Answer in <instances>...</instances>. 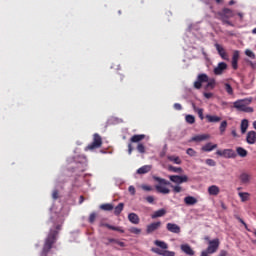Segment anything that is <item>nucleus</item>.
Instances as JSON below:
<instances>
[{
	"instance_id": "nucleus-1",
	"label": "nucleus",
	"mask_w": 256,
	"mask_h": 256,
	"mask_svg": "<svg viewBox=\"0 0 256 256\" xmlns=\"http://www.w3.org/2000/svg\"><path fill=\"white\" fill-rule=\"evenodd\" d=\"M55 229L56 230L50 229V232L45 239V243H44L43 250L41 253L42 256L49 255V251H51V249H53V245H55V243L57 241V235H59V231H61V224L56 225Z\"/></svg>"
},
{
	"instance_id": "nucleus-2",
	"label": "nucleus",
	"mask_w": 256,
	"mask_h": 256,
	"mask_svg": "<svg viewBox=\"0 0 256 256\" xmlns=\"http://www.w3.org/2000/svg\"><path fill=\"white\" fill-rule=\"evenodd\" d=\"M232 17H235V13H233V10L229 8H224L222 11L218 12V19L222 21L223 25L235 27V24H233V22L230 20Z\"/></svg>"
},
{
	"instance_id": "nucleus-3",
	"label": "nucleus",
	"mask_w": 256,
	"mask_h": 256,
	"mask_svg": "<svg viewBox=\"0 0 256 256\" xmlns=\"http://www.w3.org/2000/svg\"><path fill=\"white\" fill-rule=\"evenodd\" d=\"M251 101H253L252 98L237 100L233 103V107L234 109H237V111H242L243 113H253V108L248 107V105H251Z\"/></svg>"
},
{
	"instance_id": "nucleus-4",
	"label": "nucleus",
	"mask_w": 256,
	"mask_h": 256,
	"mask_svg": "<svg viewBox=\"0 0 256 256\" xmlns=\"http://www.w3.org/2000/svg\"><path fill=\"white\" fill-rule=\"evenodd\" d=\"M153 179L158 183V185L155 186V189L158 193H162V195H169V193H171V190L165 187L166 185H171V182L159 176H153Z\"/></svg>"
},
{
	"instance_id": "nucleus-5",
	"label": "nucleus",
	"mask_w": 256,
	"mask_h": 256,
	"mask_svg": "<svg viewBox=\"0 0 256 256\" xmlns=\"http://www.w3.org/2000/svg\"><path fill=\"white\" fill-rule=\"evenodd\" d=\"M101 145H103V138L98 133H95L92 143L85 147V151H95V149H100Z\"/></svg>"
},
{
	"instance_id": "nucleus-6",
	"label": "nucleus",
	"mask_w": 256,
	"mask_h": 256,
	"mask_svg": "<svg viewBox=\"0 0 256 256\" xmlns=\"http://www.w3.org/2000/svg\"><path fill=\"white\" fill-rule=\"evenodd\" d=\"M216 155H219V157H225V159H235L237 157V152L233 149H224L217 150Z\"/></svg>"
},
{
	"instance_id": "nucleus-7",
	"label": "nucleus",
	"mask_w": 256,
	"mask_h": 256,
	"mask_svg": "<svg viewBox=\"0 0 256 256\" xmlns=\"http://www.w3.org/2000/svg\"><path fill=\"white\" fill-rule=\"evenodd\" d=\"M209 82V76L207 74H199L197 77V81L194 82L195 89H201L203 87V83Z\"/></svg>"
},
{
	"instance_id": "nucleus-8",
	"label": "nucleus",
	"mask_w": 256,
	"mask_h": 256,
	"mask_svg": "<svg viewBox=\"0 0 256 256\" xmlns=\"http://www.w3.org/2000/svg\"><path fill=\"white\" fill-rule=\"evenodd\" d=\"M169 179L172 183H176V185H181L182 183H187V181H189V177L187 175H170Z\"/></svg>"
},
{
	"instance_id": "nucleus-9",
	"label": "nucleus",
	"mask_w": 256,
	"mask_h": 256,
	"mask_svg": "<svg viewBox=\"0 0 256 256\" xmlns=\"http://www.w3.org/2000/svg\"><path fill=\"white\" fill-rule=\"evenodd\" d=\"M161 225H162L161 221L152 222L148 224L146 227L147 235H151V233H155V231H159V229H161Z\"/></svg>"
},
{
	"instance_id": "nucleus-10",
	"label": "nucleus",
	"mask_w": 256,
	"mask_h": 256,
	"mask_svg": "<svg viewBox=\"0 0 256 256\" xmlns=\"http://www.w3.org/2000/svg\"><path fill=\"white\" fill-rule=\"evenodd\" d=\"M166 229L169 233H174L175 235H179L181 233V227L175 223H167Z\"/></svg>"
},
{
	"instance_id": "nucleus-11",
	"label": "nucleus",
	"mask_w": 256,
	"mask_h": 256,
	"mask_svg": "<svg viewBox=\"0 0 256 256\" xmlns=\"http://www.w3.org/2000/svg\"><path fill=\"white\" fill-rule=\"evenodd\" d=\"M219 249V239H214L209 242V246L207 248V252L212 254L216 253Z\"/></svg>"
},
{
	"instance_id": "nucleus-12",
	"label": "nucleus",
	"mask_w": 256,
	"mask_h": 256,
	"mask_svg": "<svg viewBox=\"0 0 256 256\" xmlns=\"http://www.w3.org/2000/svg\"><path fill=\"white\" fill-rule=\"evenodd\" d=\"M152 252L156 253V255H161V256H175L174 251L161 250L159 248H152Z\"/></svg>"
},
{
	"instance_id": "nucleus-13",
	"label": "nucleus",
	"mask_w": 256,
	"mask_h": 256,
	"mask_svg": "<svg viewBox=\"0 0 256 256\" xmlns=\"http://www.w3.org/2000/svg\"><path fill=\"white\" fill-rule=\"evenodd\" d=\"M227 69V63L220 62L217 67L214 68V75H223L224 71Z\"/></svg>"
},
{
	"instance_id": "nucleus-14",
	"label": "nucleus",
	"mask_w": 256,
	"mask_h": 256,
	"mask_svg": "<svg viewBox=\"0 0 256 256\" xmlns=\"http://www.w3.org/2000/svg\"><path fill=\"white\" fill-rule=\"evenodd\" d=\"M180 249L186 255H189V256H194L195 255V251L193 250V248H191V246L189 244H182L180 246Z\"/></svg>"
},
{
	"instance_id": "nucleus-15",
	"label": "nucleus",
	"mask_w": 256,
	"mask_h": 256,
	"mask_svg": "<svg viewBox=\"0 0 256 256\" xmlns=\"http://www.w3.org/2000/svg\"><path fill=\"white\" fill-rule=\"evenodd\" d=\"M238 63H239V51L235 50L232 56V69H234L235 71H237V69L239 68Z\"/></svg>"
},
{
	"instance_id": "nucleus-16",
	"label": "nucleus",
	"mask_w": 256,
	"mask_h": 256,
	"mask_svg": "<svg viewBox=\"0 0 256 256\" xmlns=\"http://www.w3.org/2000/svg\"><path fill=\"white\" fill-rule=\"evenodd\" d=\"M246 141L248 145H255L256 144V132L249 131L246 136Z\"/></svg>"
},
{
	"instance_id": "nucleus-17",
	"label": "nucleus",
	"mask_w": 256,
	"mask_h": 256,
	"mask_svg": "<svg viewBox=\"0 0 256 256\" xmlns=\"http://www.w3.org/2000/svg\"><path fill=\"white\" fill-rule=\"evenodd\" d=\"M165 215H167V210L165 208H162L160 210L155 211L151 215V219H157L159 217H165Z\"/></svg>"
},
{
	"instance_id": "nucleus-18",
	"label": "nucleus",
	"mask_w": 256,
	"mask_h": 256,
	"mask_svg": "<svg viewBox=\"0 0 256 256\" xmlns=\"http://www.w3.org/2000/svg\"><path fill=\"white\" fill-rule=\"evenodd\" d=\"M100 227H106L107 229H110L111 231H118L119 233H125V230L121 229V227L113 226L107 223H101Z\"/></svg>"
},
{
	"instance_id": "nucleus-19",
	"label": "nucleus",
	"mask_w": 256,
	"mask_h": 256,
	"mask_svg": "<svg viewBox=\"0 0 256 256\" xmlns=\"http://www.w3.org/2000/svg\"><path fill=\"white\" fill-rule=\"evenodd\" d=\"M208 193L209 195H213L214 197H216V195H219V193H221V189L217 185H212L208 187Z\"/></svg>"
},
{
	"instance_id": "nucleus-20",
	"label": "nucleus",
	"mask_w": 256,
	"mask_h": 256,
	"mask_svg": "<svg viewBox=\"0 0 256 256\" xmlns=\"http://www.w3.org/2000/svg\"><path fill=\"white\" fill-rule=\"evenodd\" d=\"M239 179L243 185H247L248 183H251V174L242 173Z\"/></svg>"
},
{
	"instance_id": "nucleus-21",
	"label": "nucleus",
	"mask_w": 256,
	"mask_h": 256,
	"mask_svg": "<svg viewBox=\"0 0 256 256\" xmlns=\"http://www.w3.org/2000/svg\"><path fill=\"white\" fill-rule=\"evenodd\" d=\"M145 139V134H135L130 138V143H141Z\"/></svg>"
},
{
	"instance_id": "nucleus-22",
	"label": "nucleus",
	"mask_w": 256,
	"mask_h": 256,
	"mask_svg": "<svg viewBox=\"0 0 256 256\" xmlns=\"http://www.w3.org/2000/svg\"><path fill=\"white\" fill-rule=\"evenodd\" d=\"M215 47L220 57H222V59H227V52H225V48H223V46L220 44H215Z\"/></svg>"
},
{
	"instance_id": "nucleus-23",
	"label": "nucleus",
	"mask_w": 256,
	"mask_h": 256,
	"mask_svg": "<svg viewBox=\"0 0 256 256\" xmlns=\"http://www.w3.org/2000/svg\"><path fill=\"white\" fill-rule=\"evenodd\" d=\"M197 198L193 197V196H186L184 198V203L185 205H197Z\"/></svg>"
},
{
	"instance_id": "nucleus-24",
	"label": "nucleus",
	"mask_w": 256,
	"mask_h": 256,
	"mask_svg": "<svg viewBox=\"0 0 256 256\" xmlns=\"http://www.w3.org/2000/svg\"><path fill=\"white\" fill-rule=\"evenodd\" d=\"M128 220L130 223H133V225H139V216L135 213H130L128 215Z\"/></svg>"
},
{
	"instance_id": "nucleus-25",
	"label": "nucleus",
	"mask_w": 256,
	"mask_h": 256,
	"mask_svg": "<svg viewBox=\"0 0 256 256\" xmlns=\"http://www.w3.org/2000/svg\"><path fill=\"white\" fill-rule=\"evenodd\" d=\"M214 149H217V144H212L211 142L207 143L202 147V151H205L206 153H209Z\"/></svg>"
},
{
	"instance_id": "nucleus-26",
	"label": "nucleus",
	"mask_w": 256,
	"mask_h": 256,
	"mask_svg": "<svg viewBox=\"0 0 256 256\" xmlns=\"http://www.w3.org/2000/svg\"><path fill=\"white\" fill-rule=\"evenodd\" d=\"M124 207H125V204L123 202L119 203L114 208V215H116V217H119L121 215V213L123 212Z\"/></svg>"
},
{
	"instance_id": "nucleus-27",
	"label": "nucleus",
	"mask_w": 256,
	"mask_h": 256,
	"mask_svg": "<svg viewBox=\"0 0 256 256\" xmlns=\"http://www.w3.org/2000/svg\"><path fill=\"white\" fill-rule=\"evenodd\" d=\"M151 171V165H144L137 170L138 175H145Z\"/></svg>"
},
{
	"instance_id": "nucleus-28",
	"label": "nucleus",
	"mask_w": 256,
	"mask_h": 256,
	"mask_svg": "<svg viewBox=\"0 0 256 256\" xmlns=\"http://www.w3.org/2000/svg\"><path fill=\"white\" fill-rule=\"evenodd\" d=\"M168 161H171L172 163H174L175 165H181L182 161L181 158L179 156H167Z\"/></svg>"
},
{
	"instance_id": "nucleus-29",
	"label": "nucleus",
	"mask_w": 256,
	"mask_h": 256,
	"mask_svg": "<svg viewBox=\"0 0 256 256\" xmlns=\"http://www.w3.org/2000/svg\"><path fill=\"white\" fill-rule=\"evenodd\" d=\"M247 129H249V120L243 119L241 121V133H247Z\"/></svg>"
},
{
	"instance_id": "nucleus-30",
	"label": "nucleus",
	"mask_w": 256,
	"mask_h": 256,
	"mask_svg": "<svg viewBox=\"0 0 256 256\" xmlns=\"http://www.w3.org/2000/svg\"><path fill=\"white\" fill-rule=\"evenodd\" d=\"M206 119L208 123H219L221 121V117L213 115H206Z\"/></svg>"
},
{
	"instance_id": "nucleus-31",
	"label": "nucleus",
	"mask_w": 256,
	"mask_h": 256,
	"mask_svg": "<svg viewBox=\"0 0 256 256\" xmlns=\"http://www.w3.org/2000/svg\"><path fill=\"white\" fill-rule=\"evenodd\" d=\"M236 155H239V157H247L248 152L243 147H237L236 148Z\"/></svg>"
},
{
	"instance_id": "nucleus-32",
	"label": "nucleus",
	"mask_w": 256,
	"mask_h": 256,
	"mask_svg": "<svg viewBox=\"0 0 256 256\" xmlns=\"http://www.w3.org/2000/svg\"><path fill=\"white\" fill-rule=\"evenodd\" d=\"M154 245H156V247H160V249H169V245L165 241L156 240Z\"/></svg>"
},
{
	"instance_id": "nucleus-33",
	"label": "nucleus",
	"mask_w": 256,
	"mask_h": 256,
	"mask_svg": "<svg viewBox=\"0 0 256 256\" xmlns=\"http://www.w3.org/2000/svg\"><path fill=\"white\" fill-rule=\"evenodd\" d=\"M209 134H202L192 137V141H206V139H209Z\"/></svg>"
},
{
	"instance_id": "nucleus-34",
	"label": "nucleus",
	"mask_w": 256,
	"mask_h": 256,
	"mask_svg": "<svg viewBox=\"0 0 256 256\" xmlns=\"http://www.w3.org/2000/svg\"><path fill=\"white\" fill-rule=\"evenodd\" d=\"M238 196L240 197L242 203H245L249 197H251V194H249V192H239Z\"/></svg>"
},
{
	"instance_id": "nucleus-35",
	"label": "nucleus",
	"mask_w": 256,
	"mask_h": 256,
	"mask_svg": "<svg viewBox=\"0 0 256 256\" xmlns=\"http://www.w3.org/2000/svg\"><path fill=\"white\" fill-rule=\"evenodd\" d=\"M100 209L102 211H113V209H115V206H113V204L106 203L100 205Z\"/></svg>"
},
{
	"instance_id": "nucleus-36",
	"label": "nucleus",
	"mask_w": 256,
	"mask_h": 256,
	"mask_svg": "<svg viewBox=\"0 0 256 256\" xmlns=\"http://www.w3.org/2000/svg\"><path fill=\"white\" fill-rule=\"evenodd\" d=\"M168 171H171L172 173H183V168L169 165Z\"/></svg>"
},
{
	"instance_id": "nucleus-37",
	"label": "nucleus",
	"mask_w": 256,
	"mask_h": 256,
	"mask_svg": "<svg viewBox=\"0 0 256 256\" xmlns=\"http://www.w3.org/2000/svg\"><path fill=\"white\" fill-rule=\"evenodd\" d=\"M224 89H225L226 93H228V95H233L234 92H233V87L231 86V84L225 83Z\"/></svg>"
},
{
	"instance_id": "nucleus-38",
	"label": "nucleus",
	"mask_w": 256,
	"mask_h": 256,
	"mask_svg": "<svg viewBox=\"0 0 256 256\" xmlns=\"http://www.w3.org/2000/svg\"><path fill=\"white\" fill-rule=\"evenodd\" d=\"M185 121L186 123H189V125H193V123H195V116L188 114L185 117Z\"/></svg>"
},
{
	"instance_id": "nucleus-39",
	"label": "nucleus",
	"mask_w": 256,
	"mask_h": 256,
	"mask_svg": "<svg viewBox=\"0 0 256 256\" xmlns=\"http://www.w3.org/2000/svg\"><path fill=\"white\" fill-rule=\"evenodd\" d=\"M136 149L142 155L146 152L145 145H143V143H138Z\"/></svg>"
},
{
	"instance_id": "nucleus-40",
	"label": "nucleus",
	"mask_w": 256,
	"mask_h": 256,
	"mask_svg": "<svg viewBox=\"0 0 256 256\" xmlns=\"http://www.w3.org/2000/svg\"><path fill=\"white\" fill-rule=\"evenodd\" d=\"M220 133L223 135L225 133V130L227 129V121H222L220 124Z\"/></svg>"
},
{
	"instance_id": "nucleus-41",
	"label": "nucleus",
	"mask_w": 256,
	"mask_h": 256,
	"mask_svg": "<svg viewBox=\"0 0 256 256\" xmlns=\"http://www.w3.org/2000/svg\"><path fill=\"white\" fill-rule=\"evenodd\" d=\"M130 233H133L134 235H140L141 233V229L140 228H137V227H131L129 229Z\"/></svg>"
},
{
	"instance_id": "nucleus-42",
	"label": "nucleus",
	"mask_w": 256,
	"mask_h": 256,
	"mask_svg": "<svg viewBox=\"0 0 256 256\" xmlns=\"http://www.w3.org/2000/svg\"><path fill=\"white\" fill-rule=\"evenodd\" d=\"M95 219H97V213L92 212L88 218L89 223H95Z\"/></svg>"
},
{
	"instance_id": "nucleus-43",
	"label": "nucleus",
	"mask_w": 256,
	"mask_h": 256,
	"mask_svg": "<svg viewBox=\"0 0 256 256\" xmlns=\"http://www.w3.org/2000/svg\"><path fill=\"white\" fill-rule=\"evenodd\" d=\"M195 113H197V115L201 121H203V119H205V116L203 115V108H199L197 111H195Z\"/></svg>"
},
{
	"instance_id": "nucleus-44",
	"label": "nucleus",
	"mask_w": 256,
	"mask_h": 256,
	"mask_svg": "<svg viewBox=\"0 0 256 256\" xmlns=\"http://www.w3.org/2000/svg\"><path fill=\"white\" fill-rule=\"evenodd\" d=\"M174 193H181L183 191V188L179 185L173 186L171 185Z\"/></svg>"
},
{
	"instance_id": "nucleus-45",
	"label": "nucleus",
	"mask_w": 256,
	"mask_h": 256,
	"mask_svg": "<svg viewBox=\"0 0 256 256\" xmlns=\"http://www.w3.org/2000/svg\"><path fill=\"white\" fill-rule=\"evenodd\" d=\"M187 155H189L190 157H195V155H197V152L195 150H193V148H188L186 150Z\"/></svg>"
},
{
	"instance_id": "nucleus-46",
	"label": "nucleus",
	"mask_w": 256,
	"mask_h": 256,
	"mask_svg": "<svg viewBox=\"0 0 256 256\" xmlns=\"http://www.w3.org/2000/svg\"><path fill=\"white\" fill-rule=\"evenodd\" d=\"M206 165H208L209 167H215V165H217V162H215V160L213 159H206Z\"/></svg>"
},
{
	"instance_id": "nucleus-47",
	"label": "nucleus",
	"mask_w": 256,
	"mask_h": 256,
	"mask_svg": "<svg viewBox=\"0 0 256 256\" xmlns=\"http://www.w3.org/2000/svg\"><path fill=\"white\" fill-rule=\"evenodd\" d=\"M109 242H110V243H116V244L119 245L120 247H125V242H121V241L116 240V239H110Z\"/></svg>"
},
{
	"instance_id": "nucleus-48",
	"label": "nucleus",
	"mask_w": 256,
	"mask_h": 256,
	"mask_svg": "<svg viewBox=\"0 0 256 256\" xmlns=\"http://www.w3.org/2000/svg\"><path fill=\"white\" fill-rule=\"evenodd\" d=\"M245 55H247V57H250L251 59H255V53H253V51L251 50H246Z\"/></svg>"
},
{
	"instance_id": "nucleus-49",
	"label": "nucleus",
	"mask_w": 256,
	"mask_h": 256,
	"mask_svg": "<svg viewBox=\"0 0 256 256\" xmlns=\"http://www.w3.org/2000/svg\"><path fill=\"white\" fill-rule=\"evenodd\" d=\"M206 87H210L211 89H213V87H215V80H208L207 86Z\"/></svg>"
},
{
	"instance_id": "nucleus-50",
	"label": "nucleus",
	"mask_w": 256,
	"mask_h": 256,
	"mask_svg": "<svg viewBox=\"0 0 256 256\" xmlns=\"http://www.w3.org/2000/svg\"><path fill=\"white\" fill-rule=\"evenodd\" d=\"M174 109H175L176 111H181V109H183V106H181V104H179V103H175V104H174Z\"/></svg>"
},
{
	"instance_id": "nucleus-51",
	"label": "nucleus",
	"mask_w": 256,
	"mask_h": 256,
	"mask_svg": "<svg viewBox=\"0 0 256 256\" xmlns=\"http://www.w3.org/2000/svg\"><path fill=\"white\" fill-rule=\"evenodd\" d=\"M146 201H147L148 203H153V202L155 201V198H154L153 196H147V197H146Z\"/></svg>"
},
{
	"instance_id": "nucleus-52",
	"label": "nucleus",
	"mask_w": 256,
	"mask_h": 256,
	"mask_svg": "<svg viewBox=\"0 0 256 256\" xmlns=\"http://www.w3.org/2000/svg\"><path fill=\"white\" fill-rule=\"evenodd\" d=\"M53 199H58L59 198V192L57 190H54L52 193Z\"/></svg>"
},
{
	"instance_id": "nucleus-53",
	"label": "nucleus",
	"mask_w": 256,
	"mask_h": 256,
	"mask_svg": "<svg viewBox=\"0 0 256 256\" xmlns=\"http://www.w3.org/2000/svg\"><path fill=\"white\" fill-rule=\"evenodd\" d=\"M133 153V145L131 143L128 144V155H131Z\"/></svg>"
},
{
	"instance_id": "nucleus-54",
	"label": "nucleus",
	"mask_w": 256,
	"mask_h": 256,
	"mask_svg": "<svg viewBox=\"0 0 256 256\" xmlns=\"http://www.w3.org/2000/svg\"><path fill=\"white\" fill-rule=\"evenodd\" d=\"M128 191L131 195H135V188L133 186H129Z\"/></svg>"
},
{
	"instance_id": "nucleus-55",
	"label": "nucleus",
	"mask_w": 256,
	"mask_h": 256,
	"mask_svg": "<svg viewBox=\"0 0 256 256\" xmlns=\"http://www.w3.org/2000/svg\"><path fill=\"white\" fill-rule=\"evenodd\" d=\"M204 97L206 99H211L213 97V93H204Z\"/></svg>"
},
{
	"instance_id": "nucleus-56",
	"label": "nucleus",
	"mask_w": 256,
	"mask_h": 256,
	"mask_svg": "<svg viewBox=\"0 0 256 256\" xmlns=\"http://www.w3.org/2000/svg\"><path fill=\"white\" fill-rule=\"evenodd\" d=\"M218 256H227V251L221 250Z\"/></svg>"
},
{
	"instance_id": "nucleus-57",
	"label": "nucleus",
	"mask_w": 256,
	"mask_h": 256,
	"mask_svg": "<svg viewBox=\"0 0 256 256\" xmlns=\"http://www.w3.org/2000/svg\"><path fill=\"white\" fill-rule=\"evenodd\" d=\"M239 221L242 223V225H244L245 229H247V223H245V221H243L241 218H239Z\"/></svg>"
},
{
	"instance_id": "nucleus-58",
	"label": "nucleus",
	"mask_w": 256,
	"mask_h": 256,
	"mask_svg": "<svg viewBox=\"0 0 256 256\" xmlns=\"http://www.w3.org/2000/svg\"><path fill=\"white\" fill-rule=\"evenodd\" d=\"M192 109H193V111L195 112V111H197L199 108H197V106L195 105V103H192Z\"/></svg>"
},
{
	"instance_id": "nucleus-59",
	"label": "nucleus",
	"mask_w": 256,
	"mask_h": 256,
	"mask_svg": "<svg viewBox=\"0 0 256 256\" xmlns=\"http://www.w3.org/2000/svg\"><path fill=\"white\" fill-rule=\"evenodd\" d=\"M232 135H233V137H237V131L232 130Z\"/></svg>"
},
{
	"instance_id": "nucleus-60",
	"label": "nucleus",
	"mask_w": 256,
	"mask_h": 256,
	"mask_svg": "<svg viewBox=\"0 0 256 256\" xmlns=\"http://www.w3.org/2000/svg\"><path fill=\"white\" fill-rule=\"evenodd\" d=\"M201 256H209V252H202Z\"/></svg>"
},
{
	"instance_id": "nucleus-61",
	"label": "nucleus",
	"mask_w": 256,
	"mask_h": 256,
	"mask_svg": "<svg viewBox=\"0 0 256 256\" xmlns=\"http://www.w3.org/2000/svg\"><path fill=\"white\" fill-rule=\"evenodd\" d=\"M238 17H240V19H243V13L239 12Z\"/></svg>"
},
{
	"instance_id": "nucleus-62",
	"label": "nucleus",
	"mask_w": 256,
	"mask_h": 256,
	"mask_svg": "<svg viewBox=\"0 0 256 256\" xmlns=\"http://www.w3.org/2000/svg\"><path fill=\"white\" fill-rule=\"evenodd\" d=\"M229 5H235V1H234V0H231V1L229 2Z\"/></svg>"
},
{
	"instance_id": "nucleus-63",
	"label": "nucleus",
	"mask_w": 256,
	"mask_h": 256,
	"mask_svg": "<svg viewBox=\"0 0 256 256\" xmlns=\"http://www.w3.org/2000/svg\"><path fill=\"white\" fill-rule=\"evenodd\" d=\"M253 128L256 130V120L253 122Z\"/></svg>"
},
{
	"instance_id": "nucleus-64",
	"label": "nucleus",
	"mask_w": 256,
	"mask_h": 256,
	"mask_svg": "<svg viewBox=\"0 0 256 256\" xmlns=\"http://www.w3.org/2000/svg\"><path fill=\"white\" fill-rule=\"evenodd\" d=\"M253 35H256V27L252 30Z\"/></svg>"
}]
</instances>
